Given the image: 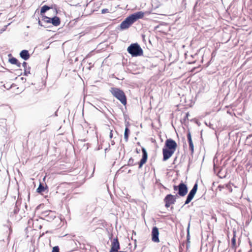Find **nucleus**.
Listing matches in <instances>:
<instances>
[{
    "label": "nucleus",
    "mask_w": 252,
    "mask_h": 252,
    "mask_svg": "<svg viewBox=\"0 0 252 252\" xmlns=\"http://www.w3.org/2000/svg\"><path fill=\"white\" fill-rule=\"evenodd\" d=\"M165 146L167 149L176 151L177 147L176 142L172 139H167L165 143Z\"/></svg>",
    "instance_id": "nucleus-7"
},
{
    "label": "nucleus",
    "mask_w": 252,
    "mask_h": 252,
    "mask_svg": "<svg viewBox=\"0 0 252 252\" xmlns=\"http://www.w3.org/2000/svg\"><path fill=\"white\" fill-rule=\"evenodd\" d=\"M189 226H188V229H187V231H188V234L189 235Z\"/></svg>",
    "instance_id": "nucleus-30"
},
{
    "label": "nucleus",
    "mask_w": 252,
    "mask_h": 252,
    "mask_svg": "<svg viewBox=\"0 0 252 252\" xmlns=\"http://www.w3.org/2000/svg\"><path fill=\"white\" fill-rule=\"evenodd\" d=\"M173 189L175 191L178 190L177 194L180 196H185L188 192V187L186 184L181 182L178 186L174 185Z\"/></svg>",
    "instance_id": "nucleus-4"
},
{
    "label": "nucleus",
    "mask_w": 252,
    "mask_h": 252,
    "mask_svg": "<svg viewBox=\"0 0 252 252\" xmlns=\"http://www.w3.org/2000/svg\"><path fill=\"white\" fill-rule=\"evenodd\" d=\"M50 23H52L54 26H58L61 23V21L58 17L54 16V17L51 18Z\"/></svg>",
    "instance_id": "nucleus-15"
},
{
    "label": "nucleus",
    "mask_w": 252,
    "mask_h": 252,
    "mask_svg": "<svg viewBox=\"0 0 252 252\" xmlns=\"http://www.w3.org/2000/svg\"><path fill=\"white\" fill-rule=\"evenodd\" d=\"M225 187L228 189H229L230 188H231V186H230V185L229 184L225 185Z\"/></svg>",
    "instance_id": "nucleus-27"
},
{
    "label": "nucleus",
    "mask_w": 252,
    "mask_h": 252,
    "mask_svg": "<svg viewBox=\"0 0 252 252\" xmlns=\"http://www.w3.org/2000/svg\"><path fill=\"white\" fill-rule=\"evenodd\" d=\"M127 51L132 57L140 56L143 53V50L137 43L131 44L127 48Z\"/></svg>",
    "instance_id": "nucleus-3"
},
{
    "label": "nucleus",
    "mask_w": 252,
    "mask_h": 252,
    "mask_svg": "<svg viewBox=\"0 0 252 252\" xmlns=\"http://www.w3.org/2000/svg\"><path fill=\"white\" fill-rule=\"evenodd\" d=\"M51 19V18H49L47 16H44L43 17L42 20L46 23H50Z\"/></svg>",
    "instance_id": "nucleus-21"
},
{
    "label": "nucleus",
    "mask_w": 252,
    "mask_h": 252,
    "mask_svg": "<svg viewBox=\"0 0 252 252\" xmlns=\"http://www.w3.org/2000/svg\"><path fill=\"white\" fill-rule=\"evenodd\" d=\"M145 13L142 11H138L131 14L121 23L120 25V29L122 30L128 29L138 19H142Z\"/></svg>",
    "instance_id": "nucleus-1"
},
{
    "label": "nucleus",
    "mask_w": 252,
    "mask_h": 252,
    "mask_svg": "<svg viewBox=\"0 0 252 252\" xmlns=\"http://www.w3.org/2000/svg\"><path fill=\"white\" fill-rule=\"evenodd\" d=\"M15 64L18 67H21V63L19 62L18 61H17V63H15Z\"/></svg>",
    "instance_id": "nucleus-26"
},
{
    "label": "nucleus",
    "mask_w": 252,
    "mask_h": 252,
    "mask_svg": "<svg viewBox=\"0 0 252 252\" xmlns=\"http://www.w3.org/2000/svg\"><path fill=\"white\" fill-rule=\"evenodd\" d=\"M133 162H134V160L132 158H130L129 160H128V164L129 165H133Z\"/></svg>",
    "instance_id": "nucleus-22"
},
{
    "label": "nucleus",
    "mask_w": 252,
    "mask_h": 252,
    "mask_svg": "<svg viewBox=\"0 0 252 252\" xmlns=\"http://www.w3.org/2000/svg\"><path fill=\"white\" fill-rule=\"evenodd\" d=\"M109 137L110 138H112L113 137V133H112V130H111L110 132Z\"/></svg>",
    "instance_id": "nucleus-28"
},
{
    "label": "nucleus",
    "mask_w": 252,
    "mask_h": 252,
    "mask_svg": "<svg viewBox=\"0 0 252 252\" xmlns=\"http://www.w3.org/2000/svg\"><path fill=\"white\" fill-rule=\"evenodd\" d=\"M231 244H232V247L233 248H236V239H235V236L234 235L233 237L232 238L231 240Z\"/></svg>",
    "instance_id": "nucleus-20"
},
{
    "label": "nucleus",
    "mask_w": 252,
    "mask_h": 252,
    "mask_svg": "<svg viewBox=\"0 0 252 252\" xmlns=\"http://www.w3.org/2000/svg\"><path fill=\"white\" fill-rule=\"evenodd\" d=\"M20 56L21 58H22L24 60H27L30 58V54L29 52L26 50H22L20 53Z\"/></svg>",
    "instance_id": "nucleus-13"
},
{
    "label": "nucleus",
    "mask_w": 252,
    "mask_h": 252,
    "mask_svg": "<svg viewBox=\"0 0 252 252\" xmlns=\"http://www.w3.org/2000/svg\"><path fill=\"white\" fill-rule=\"evenodd\" d=\"M189 116V114L188 113H186L185 118H188Z\"/></svg>",
    "instance_id": "nucleus-31"
},
{
    "label": "nucleus",
    "mask_w": 252,
    "mask_h": 252,
    "mask_svg": "<svg viewBox=\"0 0 252 252\" xmlns=\"http://www.w3.org/2000/svg\"><path fill=\"white\" fill-rule=\"evenodd\" d=\"M232 189L231 188L230 191H232Z\"/></svg>",
    "instance_id": "nucleus-34"
},
{
    "label": "nucleus",
    "mask_w": 252,
    "mask_h": 252,
    "mask_svg": "<svg viewBox=\"0 0 252 252\" xmlns=\"http://www.w3.org/2000/svg\"><path fill=\"white\" fill-rule=\"evenodd\" d=\"M174 152L175 151L173 150L163 148L162 149L163 161H166L168 159L173 155Z\"/></svg>",
    "instance_id": "nucleus-9"
},
{
    "label": "nucleus",
    "mask_w": 252,
    "mask_h": 252,
    "mask_svg": "<svg viewBox=\"0 0 252 252\" xmlns=\"http://www.w3.org/2000/svg\"><path fill=\"white\" fill-rule=\"evenodd\" d=\"M45 188L44 187L43 185L41 184H40L38 188L37 189V192L38 193H42L44 191Z\"/></svg>",
    "instance_id": "nucleus-18"
},
{
    "label": "nucleus",
    "mask_w": 252,
    "mask_h": 252,
    "mask_svg": "<svg viewBox=\"0 0 252 252\" xmlns=\"http://www.w3.org/2000/svg\"><path fill=\"white\" fill-rule=\"evenodd\" d=\"M249 243H250V246H251V249L250 251H249V252H252V245L251 242H249Z\"/></svg>",
    "instance_id": "nucleus-29"
},
{
    "label": "nucleus",
    "mask_w": 252,
    "mask_h": 252,
    "mask_svg": "<svg viewBox=\"0 0 252 252\" xmlns=\"http://www.w3.org/2000/svg\"><path fill=\"white\" fill-rule=\"evenodd\" d=\"M142 158L140 160V161L139 164V168H140L142 167L143 165L146 163L148 158V154L146 149L144 148H142Z\"/></svg>",
    "instance_id": "nucleus-11"
},
{
    "label": "nucleus",
    "mask_w": 252,
    "mask_h": 252,
    "mask_svg": "<svg viewBox=\"0 0 252 252\" xmlns=\"http://www.w3.org/2000/svg\"><path fill=\"white\" fill-rule=\"evenodd\" d=\"M120 244L117 238L114 239L111 243V250L109 252H119Z\"/></svg>",
    "instance_id": "nucleus-8"
},
{
    "label": "nucleus",
    "mask_w": 252,
    "mask_h": 252,
    "mask_svg": "<svg viewBox=\"0 0 252 252\" xmlns=\"http://www.w3.org/2000/svg\"><path fill=\"white\" fill-rule=\"evenodd\" d=\"M159 232L158 228L155 226L153 228L152 231V240L153 242L158 243L159 242Z\"/></svg>",
    "instance_id": "nucleus-10"
},
{
    "label": "nucleus",
    "mask_w": 252,
    "mask_h": 252,
    "mask_svg": "<svg viewBox=\"0 0 252 252\" xmlns=\"http://www.w3.org/2000/svg\"><path fill=\"white\" fill-rule=\"evenodd\" d=\"M51 8H52V7H49V6L45 5L42 7L41 10H40V13H44Z\"/></svg>",
    "instance_id": "nucleus-17"
},
{
    "label": "nucleus",
    "mask_w": 252,
    "mask_h": 252,
    "mask_svg": "<svg viewBox=\"0 0 252 252\" xmlns=\"http://www.w3.org/2000/svg\"><path fill=\"white\" fill-rule=\"evenodd\" d=\"M38 24H39V25L42 26V24H41V22H40V20H39V21H38Z\"/></svg>",
    "instance_id": "nucleus-32"
},
{
    "label": "nucleus",
    "mask_w": 252,
    "mask_h": 252,
    "mask_svg": "<svg viewBox=\"0 0 252 252\" xmlns=\"http://www.w3.org/2000/svg\"><path fill=\"white\" fill-rule=\"evenodd\" d=\"M52 252H59V248L58 246L53 247Z\"/></svg>",
    "instance_id": "nucleus-23"
},
{
    "label": "nucleus",
    "mask_w": 252,
    "mask_h": 252,
    "mask_svg": "<svg viewBox=\"0 0 252 252\" xmlns=\"http://www.w3.org/2000/svg\"><path fill=\"white\" fill-rule=\"evenodd\" d=\"M22 65L24 67V75L25 76H28L29 74H30V69L31 67L28 65V63L24 62L22 63Z\"/></svg>",
    "instance_id": "nucleus-14"
},
{
    "label": "nucleus",
    "mask_w": 252,
    "mask_h": 252,
    "mask_svg": "<svg viewBox=\"0 0 252 252\" xmlns=\"http://www.w3.org/2000/svg\"><path fill=\"white\" fill-rule=\"evenodd\" d=\"M111 93L117 98L124 105L126 104V97L123 91L117 88H111Z\"/></svg>",
    "instance_id": "nucleus-2"
},
{
    "label": "nucleus",
    "mask_w": 252,
    "mask_h": 252,
    "mask_svg": "<svg viewBox=\"0 0 252 252\" xmlns=\"http://www.w3.org/2000/svg\"><path fill=\"white\" fill-rule=\"evenodd\" d=\"M18 60L16 59L15 58L12 57L9 59V62L10 63L12 64H15V63H17Z\"/></svg>",
    "instance_id": "nucleus-19"
},
{
    "label": "nucleus",
    "mask_w": 252,
    "mask_h": 252,
    "mask_svg": "<svg viewBox=\"0 0 252 252\" xmlns=\"http://www.w3.org/2000/svg\"><path fill=\"white\" fill-rule=\"evenodd\" d=\"M108 12V9H103L101 10V13L104 14L105 13Z\"/></svg>",
    "instance_id": "nucleus-24"
},
{
    "label": "nucleus",
    "mask_w": 252,
    "mask_h": 252,
    "mask_svg": "<svg viewBox=\"0 0 252 252\" xmlns=\"http://www.w3.org/2000/svg\"><path fill=\"white\" fill-rule=\"evenodd\" d=\"M129 133V130L127 127H126L124 133V139L126 142L128 141Z\"/></svg>",
    "instance_id": "nucleus-16"
},
{
    "label": "nucleus",
    "mask_w": 252,
    "mask_h": 252,
    "mask_svg": "<svg viewBox=\"0 0 252 252\" xmlns=\"http://www.w3.org/2000/svg\"><path fill=\"white\" fill-rule=\"evenodd\" d=\"M7 27V25L4 26V27L0 30V33L6 30Z\"/></svg>",
    "instance_id": "nucleus-25"
},
{
    "label": "nucleus",
    "mask_w": 252,
    "mask_h": 252,
    "mask_svg": "<svg viewBox=\"0 0 252 252\" xmlns=\"http://www.w3.org/2000/svg\"><path fill=\"white\" fill-rule=\"evenodd\" d=\"M176 196L172 194L167 195L164 199V201L165 203V207L168 208L171 204H173L176 202Z\"/></svg>",
    "instance_id": "nucleus-6"
},
{
    "label": "nucleus",
    "mask_w": 252,
    "mask_h": 252,
    "mask_svg": "<svg viewBox=\"0 0 252 252\" xmlns=\"http://www.w3.org/2000/svg\"><path fill=\"white\" fill-rule=\"evenodd\" d=\"M198 188L197 183H195L191 190L189 191V194L187 196L186 200L185 202V205L189 204L191 200L193 199L194 195L195 194Z\"/></svg>",
    "instance_id": "nucleus-5"
},
{
    "label": "nucleus",
    "mask_w": 252,
    "mask_h": 252,
    "mask_svg": "<svg viewBox=\"0 0 252 252\" xmlns=\"http://www.w3.org/2000/svg\"><path fill=\"white\" fill-rule=\"evenodd\" d=\"M187 138L189 144V148L190 150L191 151V154H193L194 152V147H193V144L192 141L191 139V133L190 131H188L187 133Z\"/></svg>",
    "instance_id": "nucleus-12"
},
{
    "label": "nucleus",
    "mask_w": 252,
    "mask_h": 252,
    "mask_svg": "<svg viewBox=\"0 0 252 252\" xmlns=\"http://www.w3.org/2000/svg\"><path fill=\"white\" fill-rule=\"evenodd\" d=\"M219 188H223V187H221V186H220H220H219Z\"/></svg>",
    "instance_id": "nucleus-33"
}]
</instances>
